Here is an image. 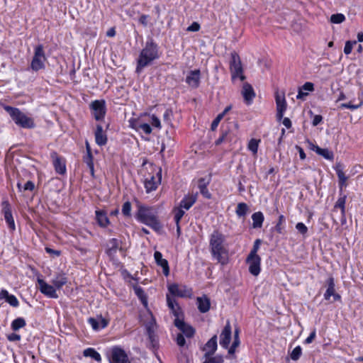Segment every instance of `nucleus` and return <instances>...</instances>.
<instances>
[{
	"label": "nucleus",
	"instance_id": "nucleus-32",
	"mask_svg": "<svg viewBox=\"0 0 363 363\" xmlns=\"http://www.w3.org/2000/svg\"><path fill=\"white\" fill-rule=\"evenodd\" d=\"M83 354L84 357H89L98 362H101V357L100 354L93 348H87L84 350Z\"/></svg>",
	"mask_w": 363,
	"mask_h": 363
},
{
	"label": "nucleus",
	"instance_id": "nucleus-8",
	"mask_svg": "<svg viewBox=\"0 0 363 363\" xmlns=\"http://www.w3.org/2000/svg\"><path fill=\"white\" fill-rule=\"evenodd\" d=\"M90 106L93 110L94 117L96 121L104 119L106 114V106L104 101L96 100L91 104Z\"/></svg>",
	"mask_w": 363,
	"mask_h": 363
},
{
	"label": "nucleus",
	"instance_id": "nucleus-26",
	"mask_svg": "<svg viewBox=\"0 0 363 363\" xmlns=\"http://www.w3.org/2000/svg\"><path fill=\"white\" fill-rule=\"evenodd\" d=\"M96 219L98 224L102 228L108 226L110 223L106 213L102 210L96 211Z\"/></svg>",
	"mask_w": 363,
	"mask_h": 363
},
{
	"label": "nucleus",
	"instance_id": "nucleus-52",
	"mask_svg": "<svg viewBox=\"0 0 363 363\" xmlns=\"http://www.w3.org/2000/svg\"><path fill=\"white\" fill-rule=\"evenodd\" d=\"M89 323L91 325L92 328L95 330H98L101 328L98 319L94 318H89L88 319Z\"/></svg>",
	"mask_w": 363,
	"mask_h": 363
},
{
	"label": "nucleus",
	"instance_id": "nucleus-25",
	"mask_svg": "<svg viewBox=\"0 0 363 363\" xmlns=\"http://www.w3.org/2000/svg\"><path fill=\"white\" fill-rule=\"evenodd\" d=\"M217 349V336H213L205 345L204 350L206 351L204 357L211 356Z\"/></svg>",
	"mask_w": 363,
	"mask_h": 363
},
{
	"label": "nucleus",
	"instance_id": "nucleus-51",
	"mask_svg": "<svg viewBox=\"0 0 363 363\" xmlns=\"http://www.w3.org/2000/svg\"><path fill=\"white\" fill-rule=\"evenodd\" d=\"M296 228L303 235H305L308 232V228L303 223H298L296 225Z\"/></svg>",
	"mask_w": 363,
	"mask_h": 363
},
{
	"label": "nucleus",
	"instance_id": "nucleus-35",
	"mask_svg": "<svg viewBox=\"0 0 363 363\" xmlns=\"http://www.w3.org/2000/svg\"><path fill=\"white\" fill-rule=\"evenodd\" d=\"M230 108H231L230 106H227L222 113H219L216 116V118L213 121V122L211 123V129L212 130H215L217 128L221 119L230 110Z\"/></svg>",
	"mask_w": 363,
	"mask_h": 363
},
{
	"label": "nucleus",
	"instance_id": "nucleus-58",
	"mask_svg": "<svg viewBox=\"0 0 363 363\" xmlns=\"http://www.w3.org/2000/svg\"><path fill=\"white\" fill-rule=\"evenodd\" d=\"M150 346L152 348H155L157 345V340L155 334H151L148 335Z\"/></svg>",
	"mask_w": 363,
	"mask_h": 363
},
{
	"label": "nucleus",
	"instance_id": "nucleus-48",
	"mask_svg": "<svg viewBox=\"0 0 363 363\" xmlns=\"http://www.w3.org/2000/svg\"><path fill=\"white\" fill-rule=\"evenodd\" d=\"M356 43H357L356 41H350V40L347 41L345 43V48H344V52L346 55L350 54L351 52H352L353 45H355Z\"/></svg>",
	"mask_w": 363,
	"mask_h": 363
},
{
	"label": "nucleus",
	"instance_id": "nucleus-60",
	"mask_svg": "<svg viewBox=\"0 0 363 363\" xmlns=\"http://www.w3.org/2000/svg\"><path fill=\"white\" fill-rule=\"evenodd\" d=\"M155 322H150L149 324L146 326L147 333V335H151L155 333Z\"/></svg>",
	"mask_w": 363,
	"mask_h": 363
},
{
	"label": "nucleus",
	"instance_id": "nucleus-9",
	"mask_svg": "<svg viewBox=\"0 0 363 363\" xmlns=\"http://www.w3.org/2000/svg\"><path fill=\"white\" fill-rule=\"evenodd\" d=\"M110 363H130L125 352L120 347H115L111 350Z\"/></svg>",
	"mask_w": 363,
	"mask_h": 363
},
{
	"label": "nucleus",
	"instance_id": "nucleus-53",
	"mask_svg": "<svg viewBox=\"0 0 363 363\" xmlns=\"http://www.w3.org/2000/svg\"><path fill=\"white\" fill-rule=\"evenodd\" d=\"M210 179H206L205 178H201L199 179L198 187L200 189H205L210 183Z\"/></svg>",
	"mask_w": 363,
	"mask_h": 363
},
{
	"label": "nucleus",
	"instance_id": "nucleus-10",
	"mask_svg": "<svg viewBox=\"0 0 363 363\" xmlns=\"http://www.w3.org/2000/svg\"><path fill=\"white\" fill-rule=\"evenodd\" d=\"M174 325L186 337H192L195 334L194 328L190 325L186 323L183 319H174Z\"/></svg>",
	"mask_w": 363,
	"mask_h": 363
},
{
	"label": "nucleus",
	"instance_id": "nucleus-63",
	"mask_svg": "<svg viewBox=\"0 0 363 363\" xmlns=\"http://www.w3.org/2000/svg\"><path fill=\"white\" fill-rule=\"evenodd\" d=\"M152 125L157 128H161L160 121L155 115H152Z\"/></svg>",
	"mask_w": 363,
	"mask_h": 363
},
{
	"label": "nucleus",
	"instance_id": "nucleus-36",
	"mask_svg": "<svg viewBox=\"0 0 363 363\" xmlns=\"http://www.w3.org/2000/svg\"><path fill=\"white\" fill-rule=\"evenodd\" d=\"M26 323L24 318H17L13 320L11 323V329L13 331H17L21 328H23L26 326Z\"/></svg>",
	"mask_w": 363,
	"mask_h": 363
},
{
	"label": "nucleus",
	"instance_id": "nucleus-47",
	"mask_svg": "<svg viewBox=\"0 0 363 363\" xmlns=\"http://www.w3.org/2000/svg\"><path fill=\"white\" fill-rule=\"evenodd\" d=\"M136 129L143 130L146 134H150L152 132V128L150 125L147 123H141L139 124Z\"/></svg>",
	"mask_w": 363,
	"mask_h": 363
},
{
	"label": "nucleus",
	"instance_id": "nucleus-34",
	"mask_svg": "<svg viewBox=\"0 0 363 363\" xmlns=\"http://www.w3.org/2000/svg\"><path fill=\"white\" fill-rule=\"evenodd\" d=\"M346 199H347V196L345 195L339 197L333 207V211H335L337 208H340V211H341V214L345 213V212H346V210H345Z\"/></svg>",
	"mask_w": 363,
	"mask_h": 363
},
{
	"label": "nucleus",
	"instance_id": "nucleus-12",
	"mask_svg": "<svg viewBox=\"0 0 363 363\" xmlns=\"http://www.w3.org/2000/svg\"><path fill=\"white\" fill-rule=\"evenodd\" d=\"M39 289L40 292L50 298H56L58 297L54 286L47 284L41 279H38Z\"/></svg>",
	"mask_w": 363,
	"mask_h": 363
},
{
	"label": "nucleus",
	"instance_id": "nucleus-59",
	"mask_svg": "<svg viewBox=\"0 0 363 363\" xmlns=\"http://www.w3.org/2000/svg\"><path fill=\"white\" fill-rule=\"evenodd\" d=\"M21 335L16 333H11L7 335V339L10 342H16L21 340Z\"/></svg>",
	"mask_w": 363,
	"mask_h": 363
},
{
	"label": "nucleus",
	"instance_id": "nucleus-33",
	"mask_svg": "<svg viewBox=\"0 0 363 363\" xmlns=\"http://www.w3.org/2000/svg\"><path fill=\"white\" fill-rule=\"evenodd\" d=\"M316 153L325 159L328 160H333L334 154L332 151L329 150L328 148H321V147H315Z\"/></svg>",
	"mask_w": 363,
	"mask_h": 363
},
{
	"label": "nucleus",
	"instance_id": "nucleus-24",
	"mask_svg": "<svg viewBox=\"0 0 363 363\" xmlns=\"http://www.w3.org/2000/svg\"><path fill=\"white\" fill-rule=\"evenodd\" d=\"M95 140L98 145L103 146L107 143V136L104 133L103 127L101 125H97L94 133Z\"/></svg>",
	"mask_w": 363,
	"mask_h": 363
},
{
	"label": "nucleus",
	"instance_id": "nucleus-42",
	"mask_svg": "<svg viewBox=\"0 0 363 363\" xmlns=\"http://www.w3.org/2000/svg\"><path fill=\"white\" fill-rule=\"evenodd\" d=\"M174 220H175L176 224H178V223H179L183 216L184 215V211L180 207L174 208Z\"/></svg>",
	"mask_w": 363,
	"mask_h": 363
},
{
	"label": "nucleus",
	"instance_id": "nucleus-40",
	"mask_svg": "<svg viewBox=\"0 0 363 363\" xmlns=\"http://www.w3.org/2000/svg\"><path fill=\"white\" fill-rule=\"evenodd\" d=\"M345 20V16L342 13L333 14L330 16V21L333 23H341Z\"/></svg>",
	"mask_w": 363,
	"mask_h": 363
},
{
	"label": "nucleus",
	"instance_id": "nucleus-55",
	"mask_svg": "<svg viewBox=\"0 0 363 363\" xmlns=\"http://www.w3.org/2000/svg\"><path fill=\"white\" fill-rule=\"evenodd\" d=\"M210 363H223V358L220 355H216L215 357H208Z\"/></svg>",
	"mask_w": 363,
	"mask_h": 363
},
{
	"label": "nucleus",
	"instance_id": "nucleus-56",
	"mask_svg": "<svg viewBox=\"0 0 363 363\" xmlns=\"http://www.w3.org/2000/svg\"><path fill=\"white\" fill-rule=\"evenodd\" d=\"M200 25L199 23H198L197 22H194L191 23V26H189L186 30L187 31H190V32H196V31H199L200 30Z\"/></svg>",
	"mask_w": 363,
	"mask_h": 363
},
{
	"label": "nucleus",
	"instance_id": "nucleus-50",
	"mask_svg": "<svg viewBox=\"0 0 363 363\" xmlns=\"http://www.w3.org/2000/svg\"><path fill=\"white\" fill-rule=\"evenodd\" d=\"M361 106H362V103H359V104H357V105H354V104H352L351 102H349V103L341 104L340 106V108H350L352 110H354V109H357Z\"/></svg>",
	"mask_w": 363,
	"mask_h": 363
},
{
	"label": "nucleus",
	"instance_id": "nucleus-1",
	"mask_svg": "<svg viewBox=\"0 0 363 363\" xmlns=\"http://www.w3.org/2000/svg\"><path fill=\"white\" fill-rule=\"evenodd\" d=\"M210 247L213 257L222 265L228 262V251L225 246V236L218 230L211 235Z\"/></svg>",
	"mask_w": 363,
	"mask_h": 363
},
{
	"label": "nucleus",
	"instance_id": "nucleus-49",
	"mask_svg": "<svg viewBox=\"0 0 363 363\" xmlns=\"http://www.w3.org/2000/svg\"><path fill=\"white\" fill-rule=\"evenodd\" d=\"M284 221H285L284 216L283 215L279 216V221L275 226L276 231L279 234L282 233V230H283L282 224Z\"/></svg>",
	"mask_w": 363,
	"mask_h": 363
},
{
	"label": "nucleus",
	"instance_id": "nucleus-6",
	"mask_svg": "<svg viewBox=\"0 0 363 363\" xmlns=\"http://www.w3.org/2000/svg\"><path fill=\"white\" fill-rule=\"evenodd\" d=\"M45 61L46 57L43 46L42 45H38L35 48L34 55L30 63V67L35 72L44 69Z\"/></svg>",
	"mask_w": 363,
	"mask_h": 363
},
{
	"label": "nucleus",
	"instance_id": "nucleus-28",
	"mask_svg": "<svg viewBox=\"0 0 363 363\" xmlns=\"http://www.w3.org/2000/svg\"><path fill=\"white\" fill-rule=\"evenodd\" d=\"M196 196H186L180 202V208L189 210L196 202Z\"/></svg>",
	"mask_w": 363,
	"mask_h": 363
},
{
	"label": "nucleus",
	"instance_id": "nucleus-3",
	"mask_svg": "<svg viewBox=\"0 0 363 363\" xmlns=\"http://www.w3.org/2000/svg\"><path fill=\"white\" fill-rule=\"evenodd\" d=\"M4 109L9 113L17 125L23 128H33L35 127L33 120L31 118L27 116L18 108L6 106Z\"/></svg>",
	"mask_w": 363,
	"mask_h": 363
},
{
	"label": "nucleus",
	"instance_id": "nucleus-38",
	"mask_svg": "<svg viewBox=\"0 0 363 363\" xmlns=\"http://www.w3.org/2000/svg\"><path fill=\"white\" fill-rule=\"evenodd\" d=\"M248 211V206L245 203H239L235 213L238 217H244Z\"/></svg>",
	"mask_w": 363,
	"mask_h": 363
},
{
	"label": "nucleus",
	"instance_id": "nucleus-45",
	"mask_svg": "<svg viewBox=\"0 0 363 363\" xmlns=\"http://www.w3.org/2000/svg\"><path fill=\"white\" fill-rule=\"evenodd\" d=\"M261 243V240L259 239H257L254 242V245H253V247L252 249L251 250L250 254L248 255H250V257H252V256H259L257 255V251L259 248V245Z\"/></svg>",
	"mask_w": 363,
	"mask_h": 363
},
{
	"label": "nucleus",
	"instance_id": "nucleus-61",
	"mask_svg": "<svg viewBox=\"0 0 363 363\" xmlns=\"http://www.w3.org/2000/svg\"><path fill=\"white\" fill-rule=\"evenodd\" d=\"M300 89L305 91H312L314 90V85L311 82H306Z\"/></svg>",
	"mask_w": 363,
	"mask_h": 363
},
{
	"label": "nucleus",
	"instance_id": "nucleus-54",
	"mask_svg": "<svg viewBox=\"0 0 363 363\" xmlns=\"http://www.w3.org/2000/svg\"><path fill=\"white\" fill-rule=\"evenodd\" d=\"M228 133V130H223L221 135L216 140L215 144L216 145H220L223 141L225 140Z\"/></svg>",
	"mask_w": 363,
	"mask_h": 363
},
{
	"label": "nucleus",
	"instance_id": "nucleus-19",
	"mask_svg": "<svg viewBox=\"0 0 363 363\" xmlns=\"http://www.w3.org/2000/svg\"><path fill=\"white\" fill-rule=\"evenodd\" d=\"M167 302L168 307L171 309L175 319H183V313L181 308L179 306L175 299L167 295Z\"/></svg>",
	"mask_w": 363,
	"mask_h": 363
},
{
	"label": "nucleus",
	"instance_id": "nucleus-16",
	"mask_svg": "<svg viewBox=\"0 0 363 363\" xmlns=\"http://www.w3.org/2000/svg\"><path fill=\"white\" fill-rule=\"evenodd\" d=\"M161 182V169L157 173V177L150 176V178H146L145 182V187L147 192H150L157 189L158 184Z\"/></svg>",
	"mask_w": 363,
	"mask_h": 363
},
{
	"label": "nucleus",
	"instance_id": "nucleus-41",
	"mask_svg": "<svg viewBox=\"0 0 363 363\" xmlns=\"http://www.w3.org/2000/svg\"><path fill=\"white\" fill-rule=\"evenodd\" d=\"M122 213L126 217L131 216V203L130 201H126L123 203L122 206Z\"/></svg>",
	"mask_w": 363,
	"mask_h": 363
},
{
	"label": "nucleus",
	"instance_id": "nucleus-30",
	"mask_svg": "<svg viewBox=\"0 0 363 363\" xmlns=\"http://www.w3.org/2000/svg\"><path fill=\"white\" fill-rule=\"evenodd\" d=\"M252 226L254 228H259L262 226V223L264 221V216L263 213L260 211L254 213L252 215Z\"/></svg>",
	"mask_w": 363,
	"mask_h": 363
},
{
	"label": "nucleus",
	"instance_id": "nucleus-29",
	"mask_svg": "<svg viewBox=\"0 0 363 363\" xmlns=\"http://www.w3.org/2000/svg\"><path fill=\"white\" fill-rule=\"evenodd\" d=\"M107 250L106 253L109 256H113L117 251L118 247H119V241L116 238H112L108 240L107 244Z\"/></svg>",
	"mask_w": 363,
	"mask_h": 363
},
{
	"label": "nucleus",
	"instance_id": "nucleus-64",
	"mask_svg": "<svg viewBox=\"0 0 363 363\" xmlns=\"http://www.w3.org/2000/svg\"><path fill=\"white\" fill-rule=\"evenodd\" d=\"M323 120V117L322 116L320 115H315L314 117H313V121H312V124L313 126H316L318 125Z\"/></svg>",
	"mask_w": 363,
	"mask_h": 363
},
{
	"label": "nucleus",
	"instance_id": "nucleus-15",
	"mask_svg": "<svg viewBox=\"0 0 363 363\" xmlns=\"http://www.w3.org/2000/svg\"><path fill=\"white\" fill-rule=\"evenodd\" d=\"M328 289L324 294V298L327 301L330 300L331 296H333L334 301H338L341 298V296L335 293V281L333 277H330L327 280Z\"/></svg>",
	"mask_w": 363,
	"mask_h": 363
},
{
	"label": "nucleus",
	"instance_id": "nucleus-5",
	"mask_svg": "<svg viewBox=\"0 0 363 363\" xmlns=\"http://www.w3.org/2000/svg\"><path fill=\"white\" fill-rule=\"evenodd\" d=\"M229 65L232 81L235 82L237 78H239L240 81L243 82L246 77L243 74L244 70L240 57L235 51L230 53Z\"/></svg>",
	"mask_w": 363,
	"mask_h": 363
},
{
	"label": "nucleus",
	"instance_id": "nucleus-43",
	"mask_svg": "<svg viewBox=\"0 0 363 363\" xmlns=\"http://www.w3.org/2000/svg\"><path fill=\"white\" fill-rule=\"evenodd\" d=\"M301 353H302L301 347L300 346L296 347L292 350V352L291 353L290 356H291V359H293L294 361L298 360L300 358Z\"/></svg>",
	"mask_w": 363,
	"mask_h": 363
},
{
	"label": "nucleus",
	"instance_id": "nucleus-20",
	"mask_svg": "<svg viewBox=\"0 0 363 363\" xmlns=\"http://www.w3.org/2000/svg\"><path fill=\"white\" fill-rule=\"evenodd\" d=\"M241 93L244 100L247 104H251L253 99L255 97V93L252 86L247 82L243 84Z\"/></svg>",
	"mask_w": 363,
	"mask_h": 363
},
{
	"label": "nucleus",
	"instance_id": "nucleus-21",
	"mask_svg": "<svg viewBox=\"0 0 363 363\" xmlns=\"http://www.w3.org/2000/svg\"><path fill=\"white\" fill-rule=\"evenodd\" d=\"M51 157L53 160V165L57 173L64 174L66 172V167L65 162L58 156L56 152L51 154Z\"/></svg>",
	"mask_w": 363,
	"mask_h": 363
},
{
	"label": "nucleus",
	"instance_id": "nucleus-2",
	"mask_svg": "<svg viewBox=\"0 0 363 363\" xmlns=\"http://www.w3.org/2000/svg\"><path fill=\"white\" fill-rule=\"evenodd\" d=\"M159 57L157 45L150 40L146 43L145 48L141 50L137 61L136 72L140 73L152 61Z\"/></svg>",
	"mask_w": 363,
	"mask_h": 363
},
{
	"label": "nucleus",
	"instance_id": "nucleus-37",
	"mask_svg": "<svg viewBox=\"0 0 363 363\" xmlns=\"http://www.w3.org/2000/svg\"><path fill=\"white\" fill-rule=\"evenodd\" d=\"M135 293L137 295V296L140 298L142 303L144 305L145 307L147 306V296L143 291V289L141 287H135Z\"/></svg>",
	"mask_w": 363,
	"mask_h": 363
},
{
	"label": "nucleus",
	"instance_id": "nucleus-57",
	"mask_svg": "<svg viewBox=\"0 0 363 363\" xmlns=\"http://www.w3.org/2000/svg\"><path fill=\"white\" fill-rule=\"evenodd\" d=\"M176 341H177V344L180 347H183L186 343L184 336L182 333H179L177 335Z\"/></svg>",
	"mask_w": 363,
	"mask_h": 363
},
{
	"label": "nucleus",
	"instance_id": "nucleus-13",
	"mask_svg": "<svg viewBox=\"0 0 363 363\" xmlns=\"http://www.w3.org/2000/svg\"><path fill=\"white\" fill-rule=\"evenodd\" d=\"M201 72L199 69H194L189 72L186 78V84L191 88L196 89L200 84Z\"/></svg>",
	"mask_w": 363,
	"mask_h": 363
},
{
	"label": "nucleus",
	"instance_id": "nucleus-23",
	"mask_svg": "<svg viewBox=\"0 0 363 363\" xmlns=\"http://www.w3.org/2000/svg\"><path fill=\"white\" fill-rule=\"evenodd\" d=\"M196 303L198 309L201 313H204L209 311L211 301L210 298L207 296L203 295V296L198 297L196 298Z\"/></svg>",
	"mask_w": 363,
	"mask_h": 363
},
{
	"label": "nucleus",
	"instance_id": "nucleus-11",
	"mask_svg": "<svg viewBox=\"0 0 363 363\" xmlns=\"http://www.w3.org/2000/svg\"><path fill=\"white\" fill-rule=\"evenodd\" d=\"M246 262L249 265V272L254 276H257L260 272L261 258L259 256L248 255Z\"/></svg>",
	"mask_w": 363,
	"mask_h": 363
},
{
	"label": "nucleus",
	"instance_id": "nucleus-4",
	"mask_svg": "<svg viewBox=\"0 0 363 363\" xmlns=\"http://www.w3.org/2000/svg\"><path fill=\"white\" fill-rule=\"evenodd\" d=\"M138 218L143 223L150 226L155 231L162 229V225L157 217L147 208L141 206L138 212Z\"/></svg>",
	"mask_w": 363,
	"mask_h": 363
},
{
	"label": "nucleus",
	"instance_id": "nucleus-31",
	"mask_svg": "<svg viewBox=\"0 0 363 363\" xmlns=\"http://www.w3.org/2000/svg\"><path fill=\"white\" fill-rule=\"evenodd\" d=\"M67 282V279L64 274H57L52 281L57 289L62 288Z\"/></svg>",
	"mask_w": 363,
	"mask_h": 363
},
{
	"label": "nucleus",
	"instance_id": "nucleus-62",
	"mask_svg": "<svg viewBox=\"0 0 363 363\" xmlns=\"http://www.w3.org/2000/svg\"><path fill=\"white\" fill-rule=\"evenodd\" d=\"M35 188V184L31 181H28L23 186V189L24 191H33Z\"/></svg>",
	"mask_w": 363,
	"mask_h": 363
},
{
	"label": "nucleus",
	"instance_id": "nucleus-27",
	"mask_svg": "<svg viewBox=\"0 0 363 363\" xmlns=\"http://www.w3.org/2000/svg\"><path fill=\"white\" fill-rule=\"evenodd\" d=\"M335 169L336 171L337 177H338V182L340 189H342V187L347 186V180L348 177L345 176V173L342 171V167L340 164H337Z\"/></svg>",
	"mask_w": 363,
	"mask_h": 363
},
{
	"label": "nucleus",
	"instance_id": "nucleus-46",
	"mask_svg": "<svg viewBox=\"0 0 363 363\" xmlns=\"http://www.w3.org/2000/svg\"><path fill=\"white\" fill-rule=\"evenodd\" d=\"M6 302H8L11 306L17 307L19 304L18 299L14 295L10 294L6 298Z\"/></svg>",
	"mask_w": 363,
	"mask_h": 363
},
{
	"label": "nucleus",
	"instance_id": "nucleus-7",
	"mask_svg": "<svg viewBox=\"0 0 363 363\" xmlns=\"http://www.w3.org/2000/svg\"><path fill=\"white\" fill-rule=\"evenodd\" d=\"M275 101L277 105V117L281 120L287 108L284 91H277L275 92Z\"/></svg>",
	"mask_w": 363,
	"mask_h": 363
},
{
	"label": "nucleus",
	"instance_id": "nucleus-39",
	"mask_svg": "<svg viewBox=\"0 0 363 363\" xmlns=\"http://www.w3.org/2000/svg\"><path fill=\"white\" fill-rule=\"evenodd\" d=\"M84 161L87 164L88 167L89 168L91 174H94V162H93L92 154L87 153L86 155L84 158Z\"/></svg>",
	"mask_w": 363,
	"mask_h": 363
},
{
	"label": "nucleus",
	"instance_id": "nucleus-17",
	"mask_svg": "<svg viewBox=\"0 0 363 363\" xmlns=\"http://www.w3.org/2000/svg\"><path fill=\"white\" fill-rule=\"evenodd\" d=\"M2 206H3V213H4V219H5L6 222L7 223L9 228L11 230H14L16 227H15L14 220L12 216L10 204L9 203L8 201H3Z\"/></svg>",
	"mask_w": 363,
	"mask_h": 363
},
{
	"label": "nucleus",
	"instance_id": "nucleus-44",
	"mask_svg": "<svg viewBox=\"0 0 363 363\" xmlns=\"http://www.w3.org/2000/svg\"><path fill=\"white\" fill-rule=\"evenodd\" d=\"M259 141L256 139H251L248 143V149L254 154L257 152Z\"/></svg>",
	"mask_w": 363,
	"mask_h": 363
},
{
	"label": "nucleus",
	"instance_id": "nucleus-22",
	"mask_svg": "<svg viewBox=\"0 0 363 363\" xmlns=\"http://www.w3.org/2000/svg\"><path fill=\"white\" fill-rule=\"evenodd\" d=\"M154 257L157 264L162 267L163 274L166 277L168 276L169 274V267L167 260L162 258V255L159 251L155 252Z\"/></svg>",
	"mask_w": 363,
	"mask_h": 363
},
{
	"label": "nucleus",
	"instance_id": "nucleus-18",
	"mask_svg": "<svg viewBox=\"0 0 363 363\" xmlns=\"http://www.w3.org/2000/svg\"><path fill=\"white\" fill-rule=\"evenodd\" d=\"M168 290L172 295L179 297H186L191 294V291L185 286H179L176 284L169 285L168 286Z\"/></svg>",
	"mask_w": 363,
	"mask_h": 363
},
{
	"label": "nucleus",
	"instance_id": "nucleus-14",
	"mask_svg": "<svg viewBox=\"0 0 363 363\" xmlns=\"http://www.w3.org/2000/svg\"><path fill=\"white\" fill-rule=\"evenodd\" d=\"M231 340V326L229 322H227L225 326L221 332L220 335V345L224 347L228 348Z\"/></svg>",
	"mask_w": 363,
	"mask_h": 363
}]
</instances>
